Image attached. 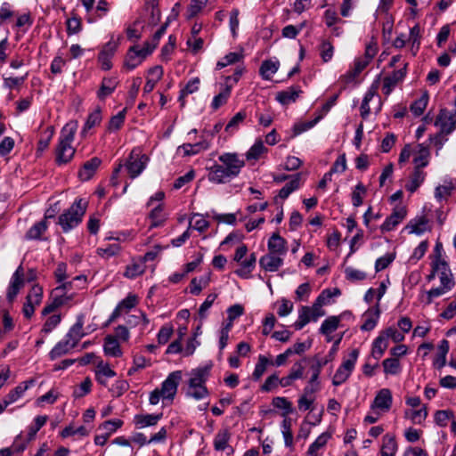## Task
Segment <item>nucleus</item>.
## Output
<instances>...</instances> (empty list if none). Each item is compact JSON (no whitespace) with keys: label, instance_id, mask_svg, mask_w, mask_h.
Wrapping results in <instances>:
<instances>
[{"label":"nucleus","instance_id":"obj_56","mask_svg":"<svg viewBox=\"0 0 456 456\" xmlns=\"http://www.w3.org/2000/svg\"><path fill=\"white\" fill-rule=\"evenodd\" d=\"M419 155L414 157L413 163L415 167L422 169L428 165L429 151L423 144H419Z\"/></svg>","mask_w":456,"mask_h":456},{"label":"nucleus","instance_id":"obj_41","mask_svg":"<svg viewBox=\"0 0 456 456\" xmlns=\"http://www.w3.org/2000/svg\"><path fill=\"white\" fill-rule=\"evenodd\" d=\"M28 72L24 76L20 77H6L3 75V87L8 90H19L20 87H21L25 83L26 79L28 78Z\"/></svg>","mask_w":456,"mask_h":456},{"label":"nucleus","instance_id":"obj_33","mask_svg":"<svg viewBox=\"0 0 456 456\" xmlns=\"http://www.w3.org/2000/svg\"><path fill=\"white\" fill-rule=\"evenodd\" d=\"M74 347L63 338L49 352V359L54 361L69 354Z\"/></svg>","mask_w":456,"mask_h":456},{"label":"nucleus","instance_id":"obj_51","mask_svg":"<svg viewBox=\"0 0 456 456\" xmlns=\"http://www.w3.org/2000/svg\"><path fill=\"white\" fill-rule=\"evenodd\" d=\"M341 295V291L338 288L334 289H323L320 295L317 297L316 301L317 305H330L331 303V298L334 297H338Z\"/></svg>","mask_w":456,"mask_h":456},{"label":"nucleus","instance_id":"obj_10","mask_svg":"<svg viewBox=\"0 0 456 456\" xmlns=\"http://www.w3.org/2000/svg\"><path fill=\"white\" fill-rule=\"evenodd\" d=\"M436 125L443 134H449L456 129V111L443 109L440 110Z\"/></svg>","mask_w":456,"mask_h":456},{"label":"nucleus","instance_id":"obj_21","mask_svg":"<svg viewBox=\"0 0 456 456\" xmlns=\"http://www.w3.org/2000/svg\"><path fill=\"white\" fill-rule=\"evenodd\" d=\"M101 164L102 160L98 157H94L85 162L78 172L79 178L83 181H88L94 176Z\"/></svg>","mask_w":456,"mask_h":456},{"label":"nucleus","instance_id":"obj_28","mask_svg":"<svg viewBox=\"0 0 456 456\" xmlns=\"http://www.w3.org/2000/svg\"><path fill=\"white\" fill-rule=\"evenodd\" d=\"M340 320V316L332 315L329 316L322 322L319 330L320 333L327 337L328 342L331 341L332 338L330 337V334L338 328Z\"/></svg>","mask_w":456,"mask_h":456},{"label":"nucleus","instance_id":"obj_39","mask_svg":"<svg viewBox=\"0 0 456 456\" xmlns=\"http://www.w3.org/2000/svg\"><path fill=\"white\" fill-rule=\"evenodd\" d=\"M279 61L271 60L264 61L260 66L259 73L263 79L270 80L272 76L277 72Z\"/></svg>","mask_w":456,"mask_h":456},{"label":"nucleus","instance_id":"obj_32","mask_svg":"<svg viewBox=\"0 0 456 456\" xmlns=\"http://www.w3.org/2000/svg\"><path fill=\"white\" fill-rule=\"evenodd\" d=\"M232 85H224L222 91L214 96L210 107L214 110H217L219 108L226 104L228 99L231 96Z\"/></svg>","mask_w":456,"mask_h":456},{"label":"nucleus","instance_id":"obj_26","mask_svg":"<svg viewBox=\"0 0 456 456\" xmlns=\"http://www.w3.org/2000/svg\"><path fill=\"white\" fill-rule=\"evenodd\" d=\"M240 263V267L234 273L242 279H248L251 277V273L256 267V256L255 253H251L249 256L241 260Z\"/></svg>","mask_w":456,"mask_h":456},{"label":"nucleus","instance_id":"obj_29","mask_svg":"<svg viewBox=\"0 0 456 456\" xmlns=\"http://www.w3.org/2000/svg\"><path fill=\"white\" fill-rule=\"evenodd\" d=\"M427 174L419 167L414 170L410 177V181L405 184V189L411 193L415 192L418 188L424 183Z\"/></svg>","mask_w":456,"mask_h":456},{"label":"nucleus","instance_id":"obj_5","mask_svg":"<svg viewBox=\"0 0 456 456\" xmlns=\"http://www.w3.org/2000/svg\"><path fill=\"white\" fill-rule=\"evenodd\" d=\"M359 354L360 351L358 348H354L351 350L347 357L343 360L342 363L337 369L332 378L333 386L338 387L344 384L349 379L354 370Z\"/></svg>","mask_w":456,"mask_h":456},{"label":"nucleus","instance_id":"obj_47","mask_svg":"<svg viewBox=\"0 0 456 456\" xmlns=\"http://www.w3.org/2000/svg\"><path fill=\"white\" fill-rule=\"evenodd\" d=\"M244 58L242 52L240 53H229L224 55L216 63V69H222L228 65H232L240 61Z\"/></svg>","mask_w":456,"mask_h":456},{"label":"nucleus","instance_id":"obj_40","mask_svg":"<svg viewBox=\"0 0 456 456\" xmlns=\"http://www.w3.org/2000/svg\"><path fill=\"white\" fill-rule=\"evenodd\" d=\"M200 83V81L199 77H193L187 82L183 89H181L178 101L181 102L182 106L185 104L184 98L187 95L191 94L199 90Z\"/></svg>","mask_w":456,"mask_h":456},{"label":"nucleus","instance_id":"obj_58","mask_svg":"<svg viewBox=\"0 0 456 456\" xmlns=\"http://www.w3.org/2000/svg\"><path fill=\"white\" fill-rule=\"evenodd\" d=\"M121 250V247L118 243L108 244L105 247L97 248V254L106 259H109L118 255Z\"/></svg>","mask_w":456,"mask_h":456},{"label":"nucleus","instance_id":"obj_7","mask_svg":"<svg viewBox=\"0 0 456 456\" xmlns=\"http://www.w3.org/2000/svg\"><path fill=\"white\" fill-rule=\"evenodd\" d=\"M44 289L39 284H34L25 297L21 313L25 319L30 320L36 311V308L39 306L43 301Z\"/></svg>","mask_w":456,"mask_h":456},{"label":"nucleus","instance_id":"obj_48","mask_svg":"<svg viewBox=\"0 0 456 456\" xmlns=\"http://www.w3.org/2000/svg\"><path fill=\"white\" fill-rule=\"evenodd\" d=\"M189 227H192L200 232H204L209 227V223L201 214L194 213L190 219Z\"/></svg>","mask_w":456,"mask_h":456},{"label":"nucleus","instance_id":"obj_9","mask_svg":"<svg viewBox=\"0 0 456 456\" xmlns=\"http://www.w3.org/2000/svg\"><path fill=\"white\" fill-rule=\"evenodd\" d=\"M407 216V208L405 206L399 204L396 205L392 213L385 219L383 224L380 225L382 232H391L402 223Z\"/></svg>","mask_w":456,"mask_h":456},{"label":"nucleus","instance_id":"obj_45","mask_svg":"<svg viewBox=\"0 0 456 456\" xmlns=\"http://www.w3.org/2000/svg\"><path fill=\"white\" fill-rule=\"evenodd\" d=\"M150 228H155L162 225L166 220L161 204L155 207L149 215Z\"/></svg>","mask_w":456,"mask_h":456},{"label":"nucleus","instance_id":"obj_24","mask_svg":"<svg viewBox=\"0 0 456 456\" xmlns=\"http://www.w3.org/2000/svg\"><path fill=\"white\" fill-rule=\"evenodd\" d=\"M163 414H136L134 417V424L136 428L153 427L162 419Z\"/></svg>","mask_w":456,"mask_h":456},{"label":"nucleus","instance_id":"obj_13","mask_svg":"<svg viewBox=\"0 0 456 456\" xmlns=\"http://www.w3.org/2000/svg\"><path fill=\"white\" fill-rule=\"evenodd\" d=\"M407 73V63L403 68L395 70L389 76L383 78L382 91L384 94L389 95L395 86L403 80Z\"/></svg>","mask_w":456,"mask_h":456},{"label":"nucleus","instance_id":"obj_31","mask_svg":"<svg viewBox=\"0 0 456 456\" xmlns=\"http://www.w3.org/2000/svg\"><path fill=\"white\" fill-rule=\"evenodd\" d=\"M231 439V433L227 428L219 430L214 438V449L218 452H223L228 449L229 442Z\"/></svg>","mask_w":456,"mask_h":456},{"label":"nucleus","instance_id":"obj_46","mask_svg":"<svg viewBox=\"0 0 456 456\" xmlns=\"http://www.w3.org/2000/svg\"><path fill=\"white\" fill-rule=\"evenodd\" d=\"M379 314H380V311H379V305H377L374 313H367L365 314V319H364L363 323L361 326V330L363 331H370V330H373L378 323Z\"/></svg>","mask_w":456,"mask_h":456},{"label":"nucleus","instance_id":"obj_20","mask_svg":"<svg viewBox=\"0 0 456 456\" xmlns=\"http://www.w3.org/2000/svg\"><path fill=\"white\" fill-rule=\"evenodd\" d=\"M210 142L203 136V139L196 143H183L178 147V151H183L184 156H193L209 149Z\"/></svg>","mask_w":456,"mask_h":456},{"label":"nucleus","instance_id":"obj_27","mask_svg":"<svg viewBox=\"0 0 456 456\" xmlns=\"http://www.w3.org/2000/svg\"><path fill=\"white\" fill-rule=\"evenodd\" d=\"M47 216L34 224L26 232L25 240H42V235L46 232L48 228V224L46 221Z\"/></svg>","mask_w":456,"mask_h":456},{"label":"nucleus","instance_id":"obj_19","mask_svg":"<svg viewBox=\"0 0 456 456\" xmlns=\"http://www.w3.org/2000/svg\"><path fill=\"white\" fill-rule=\"evenodd\" d=\"M35 380L33 379L20 383L17 387L12 389L4 398V401L9 406L21 398L24 393L34 385Z\"/></svg>","mask_w":456,"mask_h":456},{"label":"nucleus","instance_id":"obj_60","mask_svg":"<svg viewBox=\"0 0 456 456\" xmlns=\"http://www.w3.org/2000/svg\"><path fill=\"white\" fill-rule=\"evenodd\" d=\"M322 116H318L310 121L296 123L293 126V136H297L302 133L313 128L322 119Z\"/></svg>","mask_w":456,"mask_h":456},{"label":"nucleus","instance_id":"obj_44","mask_svg":"<svg viewBox=\"0 0 456 456\" xmlns=\"http://www.w3.org/2000/svg\"><path fill=\"white\" fill-rule=\"evenodd\" d=\"M382 366L387 375H398L402 371L400 361L396 357L385 359Z\"/></svg>","mask_w":456,"mask_h":456},{"label":"nucleus","instance_id":"obj_6","mask_svg":"<svg viewBox=\"0 0 456 456\" xmlns=\"http://www.w3.org/2000/svg\"><path fill=\"white\" fill-rule=\"evenodd\" d=\"M150 159L139 148L132 150L124 166L131 179L138 177L146 168Z\"/></svg>","mask_w":456,"mask_h":456},{"label":"nucleus","instance_id":"obj_11","mask_svg":"<svg viewBox=\"0 0 456 456\" xmlns=\"http://www.w3.org/2000/svg\"><path fill=\"white\" fill-rule=\"evenodd\" d=\"M85 314H80L76 318V322L69 328L63 337L73 347H76L78 342L86 333L84 331Z\"/></svg>","mask_w":456,"mask_h":456},{"label":"nucleus","instance_id":"obj_63","mask_svg":"<svg viewBox=\"0 0 456 456\" xmlns=\"http://www.w3.org/2000/svg\"><path fill=\"white\" fill-rule=\"evenodd\" d=\"M61 322V314H53L49 316L41 330V333L48 334L51 333L53 330H55L58 325Z\"/></svg>","mask_w":456,"mask_h":456},{"label":"nucleus","instance_id":"obj_15","mask_svg":"<svg viewBox=\"0 0 456 456\" xmlns=\"http://www.w3.org/2000/svg\"><path fill=\"white\" fill-rule=\"evenodd\" d=\"M118 84L119 80L118 77H104L96 93L97 98L100 101H104L107 97H109L115 92Z\"/></svg>","mask_w":456,"mask_h":456},{"label":"nucleus","instance_id":"obj_22","mask_svg":"<svg viewBox=\"0 0 456 456\" xmlns=\"http://www.w3.org/2000/svg\"><path fill=\"white\" fill-rule=\"evenodd\" d=\"M103 352L110 357H121L123 354L118 340L113 335H107L103 341Z\"/></svg>","mask_w":456,"mask_h":456},{"label":"nucleus","instance_id":"obj_50","mask_svg":"<svg viewBox=\"0 0 456 456\" xmlns=\"http://www.w3.org/2000/svg\"><path fill=\"white\" fill-rule=\"evenodd\" d=\"M126 114V108H124L118 114L112 116L108 124V131L115 132L119 130L124 125Z\"/></svg>","mask_w":456,"mask_h":456},{"label":"nucleus","instance_id":"obj_35","mask_svg":"<svg viewBox=\"0 0 456 456\" xmlns=\"http://www.w3.org/2000/svg\"><path fill=\"white\" fill-rule=\"evenodd\" d=\"M102 119V111L99 108L89 113L81 131V135L85 137L88 130L101 124Z\"/></svg>","mask_w":456,"mask_h":456},{"label":"nucleus","instance_id":"obj_34","mask_svg":"<svg viewBox=\"0 0 456 456\" xmlns=\"http://www.w3.org/2000/svg\"><path fill=\"white\" fill-rule=\"evenodd\" d=\"M428 223L427 217L421 216L411 219L405 228L409 230V233L421 235L428 230Z\"/></svg>","mask_w":456,"mask_h":456},{"label":"nucleus","instance_id":"obj_3","mask_svg":"<svg viewBox=\"0 0 456 456\" xmlns=\"http://www.w3.org/2000/svg\"><path fill=\"white\" fill-rule=\"evenodd\" d=\"M182 379V372L175 370L168 374L167 379L161 383L159 388H155L150 393L149 403L156 405L160 399L164 404H171L177 393L178 386Z\"/></svg>","mask_w":456,"mask_h":456},{"label":"nucleus","instance_id":"obj_43","mask_svg":"<svg viewBox=\"0 0 456 456\" xmlns=\"http://www.w3.org/2000/svg\"><path fill=\"white\" fill-rule=\"evenodd\" d=\"M267 152V148L261 140H257L246 152V159L257 160L262 154Z\"/></svg>","mask_w":456,"mask_h":456},{"label":"nucleus","instance_id":"obj_12","mask_svg":"<svg viewBox=\"0 0 456 456\" xmlns=\"http://www.w3.org/2000/svg\"><path fill=\"white\" fill-rule=\"evenodd\" d=\"M393 403V396L390 389L382 388L376 394L373 402L370 404L372 411L387 412L390 411Z\"/></svg>","mask_w":456,"mask_h":456},{"label":"nucleus","instance_id":"obj_1","mask_svg":"<svg viewBox=\"0 0 456 456\" xmlns=\"http://www.w3.org/2000/svg\"><path fill=\"white\" fill-rule=\"evenodd\" d=\"M220 163L207 168L208 180L215 184L229 183L238 177L245 167V159L236 152H224L218 157Z\"/></svg>","mask_w":456,"mask_h":456},{"label":"nucleus","instance_id":"obj_59","mask_svg":"<svg viewBox=\"0 0 456 456\" xmlns=\"http://www.w3.org/2000/svg\"><path fill=\"white\" fill-rule=\"evenodd\" d=\"M67 34L69 36L77 34L82 29L81 19L75 13L72 14L66 21Z\"/></svg>","mask_w":456,"mask_h":456},{"label":"nucleus","instance_id":"obj_14","mask_svg":"<svg viewBox=\"0 0 456 456\" xmlns=\"http://www.w3.org/2000/svg\"><path fill=\"white\" fill-rule=\"evenodd\" d=\"M118 48L117 43L109 41L106 43L98 54V62L102 69L110 70L112 68L111 59L114 56Z\"/></svg>","mask_w":456,"mask_h":456},{"label":"nucleus","instance_id":"obj_30","mask_svg":"<svg viewBox=\"0 0 456 456\" xmlns=\"http://www.w3.org/2000/svg\"><path fill=\"white\" fill-rule=\"evenodd\" d=\"M377 92H378V85L372 84L364 94V97L362 99L361 108H360L361 117L363 119H366L370 113V108L369 106V103L375 96H378Z\"/></svg>","mask_w":456,"mask_h":456},{"label":"nucleus","instance_id":"obj_53","mask_svg":"<svg viewBox=\"0 0 456 456\" xmlns=\"http://www.w3.org/2000/svg\"><path fill=\"white\" fill-rule=\"evenodd\" d=\"M48 417L46 415L37 416L34 424L28 427L27 443L32 441L40 428L45 425Z\"/></svg>","mask_w":456,"mask_h":456},{"label":"nucleus","instance_id":"obj_36","mask_svg":"<svg viewBox=\"0 0 456 456\" xmlns=\"http://www.w3.org/2000/svg\"><path fill=\"white\" fill-rule=\"evenodd\" d=\"M54 134V127L47 126L41 134V137L37 142V154H42L50 145Z\"/></svg>","mask_w":456,"mask_h":456},{"label":"nucleus","instance_id":"obj_17","mask_svg":"<svg viewBox=\"0 0 456 456\" xmlns=\"http://www.w3.org/2000/svg\"><path fill=\"white\" fill-rule=\"evenodd\" d=\"M283 257L268 252L260 257L259 265L265 272H276L283 265Z\"/></svg>","mask_w":456,"mask_h":456},{"label":"nucleus","instance_id":"obj_49","mask_svg":"<svg viewBox=\"0 0 456 456\" xmlns=\"http://www.w3.org/2000/svg\"><path fill=\"white\" fill-rule=\"evenodd\" d=\"M382 442L383 443L380 449V452L388 453L390 455L395 456L396 452L398 450V445L395 436L387 434L383 436Z\"/></svg>","mask_w":456,"mask_h":456},{"label":"nucleus","instance_id":"obj_54","mask_svg":"<svg viewBox=\"0 0 456 456\" xmlns=\"http://www.w3.org/2000/svg\"><path fill=\"white\" fill-rule=\"evenodd\" d=\"M246 117L247 114L244 110H240L236 113L226 125L225 131L231 134H234L236 131H238L240 126L242 124Z\"/></svg>","mask_w":456,"mask_h":456},{"label":"nucleus","instance_id":"obj_8","mask_svg":"<svg viewBox=\"0 0 456 456\" xmlns=\"http://www.w3.org/2000/svg\"><path fill=\"white\" fill-rule=\"evenodd\" d=\"M24 285V269L22 265H20L12 273L6 289V299L9 303L12 304L15 300Z\"/></svg>","mask_w":456,"mask_h":456},{"label":"nucleus","instance_id":"obj_61","mask_svg":"<svg viewBox=\"0 0 456 456\" xmlns=\"http://www.w3.org/2000/svg\"><path fill=\"white\" fill-rule=\"evenodd\" d=\"M454 418L453 411L451 410L436 411L434 416L435 422L439 427L444 428L447 426L448 421Z\"/></svg>","mask_w":456,"mask_h":456},{"label":"nucleus","instance_id":"obj_18","mask_svg":"<svg viewBox=\"0 0 456 456\" xmlns=\"http://www.w3.org/2000/svg\"><path fill=\"white\" fill-rule=\"evenodd\" d=\"M268 252L285 256L288 251L287 241L278 232H274L268 240Z\"/></svg>","mask_w":456,"mask_h":456},{"label":"nucleus","instance_id":"obj_16","mask_svg":"<svg viewBox=\"0 0 456 456\" xmlns=\"http://www.w3.org/2000/svg\"><path fill=\"white\" fill-rule=\"evenodd\" d=\"M211 368L212 365L208 364L191 370L190 372L188 385L206 386V382L210 376Z\"/></svg>","mask_w":456,"mask_h":456},{"label":"nucleus","instance_id":"obj_52","mask_svg":"<svg viewBox=\"0 0 456 456\" xmlns=\"http://www.w3.org/2000/svg\"><path fill=\"white\" fill-rule=\"evenodd\" d=\"M428 102V95L424 93L419 99L415 100L410 106V110L416 117L423 114Z\"/></svg>","mask_w":456,"mask_h":456},{"label":"nucleus","instance_id":"obj_38","mask_svg":"<svg viewBox=\"0 0 456 456\" xmlns=\"http://www.w3.org/2000/svg\"><path fill=\"white\" fill-rule=\"evenodd\" d=\"M185 395L187 397L200 401L208 397L209 391L207 386L188 385Z\"/></svg>","mask_w":456,"mask_h":456},{"label":"nucleus","instance_id":"obj_42","mask_svg":"<svg viewBox=\"0 0 456 456\" xmlns=\"http://www.w3.org/2000/svg\"><path fill=\"white\" fill-rule=\"evenodd\" d=\"M388 346V342L379 334L372 343L371 356L379 360Z\"/></svg>","mask_w":456,"mask_h":456},{"label":"nucleus","instance_id":"obj_57","mask_svg":"<svg viewBox=\"0 0 456 456\" xmlns=\"http://www.w3.org/2000/svg\"><path fill=\"white\" fill-rule=\"evenodd\" d=\"M134 49L135 46H132L128 50L124 61V67L126 68L128 70L134 69L142 63L140 56L137 53H134Z\"/></svg>","mask_w":456,"mask_h":456},{"label":"nucleus","instance_id":"obj_55","mask_svg":"<svg viewBox=\"0 0 456 456\" xmlns=\"http://www.w3.org/2000/svg\"><path fill=\"white\" fill-rule=\"evenodd\" d=\"M210 281V273H208L200 278H193L190 283V292L192 295H199L203 287H206Z\"/></svg>","mask_w":456,"mask_h":456},{"label":"nucleus","instance_id":"obj_25","mask_svg":"<svg viewBox=\"0 0 456 456\" xmlns=\"http://www.w3.org/2000/svg\"><path fill=\"white\" fill-rule=\"evenodd\" d=\"M301 93L299 86H291L287 90L277 93L275 99L282 105H289L295 102Z\"/></svg>","mask_w":456,"mask_h":456},{"label":"nucleus","instance_id":"obj_4","mask_svg":"<svg viewBox=\"0 0 456 456\" xmlns=\"http://www.w3.org/2000/svg\"><path fill=\"white\" fill-rule=\"evenodd\" d=\"M87 202L83 199H77L74 203L59 216L58 224L63 232H69L77 227L86 213Z\"/></svg>","mask_w":456,"mask_h":456},{"label":"nucleus","instance_id":"obj_23","mask_svg":"<svg viewBox=\"0 0 456 456\" xmlns=\"http://www.w3.org/2000/svg\"><path fill=\"white\" fill-rule=\"evenodd\" d=\"M116 376V371L113 370L110 364L104 362L102 360H99L96 364L95 370V379L98 383L102 386L107 385V379L113 378Z\"/></svg>","mask_w":456,"mask_h":456},{"label":"nucleus","instance_id":"obj_64","mask_svg":"<svg viewBox=\"0 0 456 456\" xmlns=\"http://www.w3.org/2000/svg\"><path fill=\"white\" fill-rule=\"evenodd\" d=\"M92 380L89 377H86L79 386H77L73 391V396L75 398H81L91 392Z\"/></svg>","mask_w":456,"mask_h":456},{"label":"nucleus","instance_id":"obj_37","mask_svg":"<svg viewBox=\"0 0 456 456\" xmlns=\"http://www.w3.org/2000/svg\"><path fill=\"white\" fill-rule=\"evenodd\" d=\"M300 174H296L279 191L278 197L286 200L293 191L300 187Z\"/></svg>","mask_w":456,"mask_h":456},{"label":"nucleus","instance_id":"obj_62","mask_svg":"<svg viewBox=\"0 0 456 456\" xmlns=\"http://www.w3.org/2000/svg\"><path fill=\"white\" fill-rule=\"evenodd\" d=\"M144 271L145 265L143 263H132L126 266L124 276L128 279H134L142 274Z\"/></svg>","mask_w":456,"mask_h":456},{"label":"nucleus","instance_id":"obj_2","mask_svg":"<svg viewBox=\"0 0 456 456\" xmlns=\"http://www.w3.org/2000/svg\"><path fill=\"white\" fill-rule=\"evenodd\" d=\"M77 129V121H70L61 128L55 148V162L58 166L66 165L73 159L76 149L72 146V142Z\"/></svg>","mask_w":456,"mask_h":456}]
</instances>
